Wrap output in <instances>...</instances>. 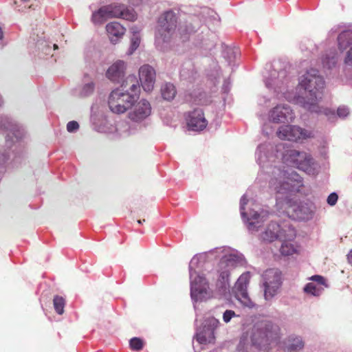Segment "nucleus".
Masks as SVG:
<instances>
[{
  "label": "nucleus",
  "mask_w": 352,
  "mask_h": 352,
  "mask_svg": "<svg viewBox=\"0 0 352 352\" xmlns=\"http://www.w3.org/2000/svg\"><path fill=\"white\" fill-rule=\"evenodd\" d=\"M250 274L249 272L242 274L233 288L234 296L241 304L245 307H252L254 303L248 296L247 287L250 281Z\"/></svg>",
  "instance_id": "obj_9"
},
{
  "label": "nucleus",
  "mask_w": 352,
  "mask_h": 352,
  "mask_svg": "<svg viewBox=\"0 0 352 352\" xmlns=\"http://www.w3.org/2000/svg\"><path fill=\"white\" fill-rule=\"evenodd\" d=\"M3 38V32L1 28L0 27V40H1Z\"/></svg>",
  "instance_id": "obj_46"
},
{
  "label": "nucleus",
  "mask_w": 352,
  "mask_h": 352,
  "mask_svg": "<svg viewBox=\"0 0 352 352\" xmlns=\"http://www.w3.org/2000/svg\"><path fill=\"white\" fill-rule=\"evenodd\" d=\"M248 198L245 195H243L240 200V210L243 218H245L247 217V214L245 212V206L248 204Z\"/></svg>",
  "instance_id": "obj_35"
},
{
  "label": "nucleus",
  "mask_w": 352,
  "mask_h": 352,
  "mask_svg": "<svg viewBox=\"0 0 352 352\" xmlns=\"http://www.w3.org/2000/svg\"><path fill=\"white\" fill-rule=\"evenodd\" d=\"M159 27L156 34V43L168 42L175 34L177 27V17L172 11H167L159 19Z\"/></svg>",
  "instance_id": "obj_4"
},
{
  "label": "nucleus",
  "mask_w": 352,
  "mask_h": 352,
  "mask_svg": "<svg viewBox=\"0 0 352 352\" xmlns=\"http://www.w3.org/2000/svg\"><path fill=\"white\" fill-rule=\"evenodd\" d=\"M144 221H145V219H143V220H138V223H140V224H141V223H142V222H144Z\"/></svg>",
  "instance_id": "obj_47"
},
{
  "label": "nucleus",
  "mask_w": 352,
  "mask_h": 352,
  "mask_svg": "<svg viewBox=\"0 0 352 352\" xmlns=\"http://www.w3.org/2000/svg\"><path fill=\"white\" fill-rule=\"evenodd\" d=\"M268 212H262L261 214H258L257 212H254L252 215H251L250 218H248V229L250 230H257L258 225L261 222L264 221V218L267 217Z\"/></svg>",
  "instance_id": "obj_22"
},
{
  "label": "nucleus",
  "mask_w": 352,
  "mask_h": 352,
  "mask_svg": "<svg viewBox=\"0 0 352 352\" xmlns=\"http://www.w3.org/2000/svg\"><path fill=\"white\" fill-rule=\"evenodd\" d=\"M130 348L133 351H140L144 347V342L140 338L134 337L129 340Z\"/></svg>",
  "instance_id": "obj_30"
},
{
  "label": "nucleus",
  "mask_w": 352,
  "mask_h": 352,
  "mask_svg": "<svg viewBox=\"0 0 352 352\" xmlns=\"http://www.w3.org/2000/svg\"><path fill=\"white\" fill-rule=\"evenodd\" d=\"M270 187L277 192H282V190H289L290 186L288 182H282L278 178H272L270 182Z\"/></svg>",
  "instance_id": "obj_26"
},
{
  "label": "nucleus",
  "mask_w": 352,
  "mask_h": 352,
  "mask_svg": "<svg viewBox=\"0 0 352 352\" xmlns=\"http://www.w3.org/2000/svg\"><path fill=\"white\" fill-rule=\"evenodd\" d=\"M230 275V271L229 269L226 270L225 271H223L220 273V277L221 278L222 280L225 282L228 280Z\"/></svg>",
  "instance_id": "obj_41"
},
{
  "label": "nucleus",
  "mask_w": 352,
  "mask_h": 352,
  "mask_svg": "<svg viewBox=\"0 0 352 352\" xmlns=\"http://www.w3.org/2000/svg\"><path fill=\"white\" fill-rule=\"evenodd\" d=\"M235 313L232 310H226L223 316V318L225 322H228L231 320V318L235 316Z\"/></svg>",
  "instance_id": "obj_38"
},
{
  "label": "nucleus",
  "mask_w": 352,
  "mask_h": 352,
  "mask_svg": "<svg viewBox=\"0 0 352 352\" xmlns=\"http://www.w3.org/2000/svg\"><path fill=\"white\" fill-rule=\"evenodd\" d=\"M186 122L189 129L195 131H202L208 124L204 111L200 109L189 112L186 117Z\"/></svg>",
  "instance_id": "obj_12"
},
{
  "label": "nucleus",
  "mask_w": 352,
  "mask_h": 352,
  "mask_svg": "<svg viewBox=\"0 0 352 352\" xmlns=\"http://www.w3.org/2000/svg\"><path fill=\"white\" fill-rule=\"evenodd\" d=\"M277 137L282 140L297 142L314 137L311 131L295 125H284L279 127Z\"/></svg>",
  "instance_id": "obj_6"
},
{
  "label": "nucleus",
  "mask_w": 352,
  "mask_h": 352,
  "mask_svg": "<svg viewBox=\"0 0 352 352\" xmlns=\"http://www.w3.org/2000/svg\"><path fill=\"white\" fill-rule=\"evenodd\" d=\"M338 47L340 50L344 51L352 45V31H344L338 37Z\"/></svg>",
  "instance_id": "obj_21"
},
{
  "label": "nucleus",
  "mask_w": 352,
  "mask_h": 352,
  "mask_svg": "<svg viewBox=\"0 0 352 352\" xmlns=\"http://www.w3.org/2000/svg\"><path fill=\"white\" fill-rule=\"evenodd\" d=\"M139 77L144 90L151 91L155 82V69L148 65H144L139 69Z\"/></svg>",
  "instance_id": "obj_13"
},
{
  "label": "nucleus",
  "mask_w": 352,
  "mask_h": 352,
  "mask_svg": "<svg viewBox=\"0 0 352 352\" xmlns=\"http://www.w3.org/2000/svg\"><path fill=\"white\" fill-rule=\"evenodd\" d=\"M106 30L113 43H116L125 32V28L118 22L109 23L106 25Z\"/></svg>",
  "instance_id": "obj_19"
},
{
  "label": "nucleus",
  "mask_w": 352,
  "mask_h": 352,
  "mask_svg": "<svg viewBox=\"0 0 352 352\" xmlns=\"http://www.w3.org/2000/svg\"><path fill=\"white\" fill-rule=\"evenodd\" d=\"M347 260L349 263L352 265V250L347 254Z\"/></svg>",
  "instance_id": "obj_44"
},
{
  "label": "nucleus",
  "mask_w": 352,
  "mask_h": 352,
  "mask_svg": "<svg viewBox=\"0 0 352 352\" xmlns=\"http://www.w3.org/2000/svg\"><path fill=\"white\" fill-rule=\"evenodd\" d=\"M121 87L124 91L126 89L128 90V92L130 91V94L133 95V93H136V91L139 89L140 86L135 77L129 76L127 77L125 82H123Z\"/></svg>",
  "instance_id": "obj_24"
},
{
  "label": "nucleus",
  "mask_w": 352,
  "mask_h": 352,
  "mask_svg": "<svg viewBox=\"0 0 352 352\" xmlns=\"http://www.w3.org/2000/svg\"><path fill=\"white\" fill-rule=\"evenodd\" d=\"M285 160L292 166L304 171L308 170L313 164L311 155L305 152L290 150L285 155Z\"/></svg>",
  "instance_id": "obj_8"
},
{
  "label": "nucleus",
  "mask_w": 352,
  "mask_h": 352,
  "mask_svg": "<svg viewBox=\"0 0 352 352\" xmlns=\"http://www.w3.org/2000/svg\"><path fill=\"white\" fill-rule=\"evenodd\" d=\"M54 50L58 49V45H57L56 44H54Z\"/></svg>",
  "instance_id": "obj_48"
},
{
  "label": "nucleus",
  "mask_w": 352,
  "mask_h": 352,
  "mask_svg": "<svg viewBox=\"0 0 352 352\" xmlns=\"http://www.w3.org/2000/svg\"><path fill=\"white\" fill-rule=\"evenodd\" d=\"M206 324L208 327L206 329H203L196 334L197 341L201 344L211 343L214 341V330L217 327L219 321L214 318H211L206 320Z\"/></svg>",
  "instance_id": "obj_17"
},
{
  "label": "nucleus",
  "mask_w": 352,
  "mask_h": 352,
  "mask_svg": "<svg viewBox=\"0 0 352 352\" xmlns=\"http://www.w3.org/2000/svg\"><path fill=\"white\" fill-rule=\"evenodd\" d=\"M151 113V107L146 100H141L134 104L132 110L129 113V118L134 122H140Z\"/></svg>",
  "instance_id": "obj_14"
},
{
  "label": "nucleus",
  "mask_w": 352,
  "mask_h": 352,
  "mask_svg": "<svg viewBox=\"0 0 352 352\" xmlns=\"http://www.w3.org/2000/svg\"><path fill=\"white\" fill-rule=\"evenodd\" d=\"M232 261L229 258H223L220 262L221 267H229L232 264Z\"/></svg>",
  "instance_id": "obj_42"
},
{
  "label": "nucleus",
  "mask_w": 352,
  "mask_h": 352,
  "mask_svg": "<svg viewBox=\"0 0 352 352\" xmlns=\"http://www.w3.org/2000/svg\"><path fill=\"white\" fill-rule=\"evenodd\" d=\"M299 85L307 91V100L304 102L303 107L309 111L319 113L318 101L322 98L324 80L318 74V71L311 69L304 74L300 80Z\"/></svg>",
  "instance_id": "obj_1"
},
{
  "label": "nucleus",
  "mask_w": 352,
  "mask_h": 352,
  "mask_svg": "<svg viewBox=\"0 0 352 352\" xmlns=\"http://www.w3.org/2000/svg\"><path fill=\"white\" fill-rule=\"evenodd\" d=\"M279 328L271 322L261 323L254 327L252 331V346L259 351H267L270 345H276L279 339Z\"/></svg>",
  "instance_id": "obj_2"
},
{
  "label": "nucleus",
  "mask_w": 352,
  "mask_h": 352,
  "mask_svg": "<svg viewBox=\"0 0 352 352\" xmlns=\"http://www.w3.org/2000/svg\"><path fill=\"white\" fill-rule=\"evenodd\" d=\"M344 63L346 64H350L352 63V47L350 48V50L348 51L346 54Z\"/></svg>",
  "instance_id": "obj_40"
},
{
  "label": "nucleus",
  "mask_w": 352,
  "mask_h": 352,
  "mask_svg": "<svg viewBox=\"0 0 352 352\" xmlns=\"http://www.w3.org/2000/svg\"><path fill=\"white\" fill-rule=\"evenodd\" d=\"M337 63V57L336 54H333L331 56H327L322 60V64L324 67L331 69L334 67Z\"/></svg>",
  "instance_id": "obj_31"
},
{
  "label": "nucleus",
  "mask_w": 352,
  "mask_h": 352,
  "mask_svg": "<svg viewBox=\"0 0 352 352\" xmlns=\"http://www.w3.org/2000/svg\"><path fill=\"white\" fill-rule=\"evenodd\" d=\"M109 9V18H122L128 21H133L136 19V14L133 10H129L124 5L110 4L106 6Z\"/></svg>",
  "instance_id": "obj_16"
},
{
  "label": "nucleus",
  "mask_w": 352,
  "mask_h": 352,
  "mask_svg": "<svg viewBox=\"0 0 352 352\" xmlns=\"http://www.w3.org/2000/svg\"><path fill=\"white\" fill-rule=\"evenodd\" d=\"M244 344H245V338L243 337L239 342V344L238 346V349L239 351L241 350H243V348H244Z\"/></svg>",
  "instance_id": "obj_43"
},
{
  "label": "nucleus",
  "mask_w": 352,
  "mask_h": 352,
  "mask_svg": "<svg viewBox=\"0 0 352 352\" xmlns=\"http://www.w3.org/2000/svg\"><path fill=\"white\" fill-rule=\"evenodd\" d=\"M129 1H130V3L133 6H137L141 2V0H129Z\"/></svg>",
  "instance_id": "obj_45"
},
{
  "label": "nucleus",
  "mask_w": 352,
  "mask_h": 352,
  "mask_svg": "<svg viewBox=\"0 0 352 352\" xmlns=\"http://www.w3.org/2000/svg\"><path fill=\"white\" fill-rule=\"evenodd\" d=\"M53 305L56 312L62 315L64 313V308L65 306V300L63 297L60 296H55L53 299Z\"/></svg>",
  "instance_id": "obj_29"
},
{
  "label": "nucleus",
  "mask_w": 352,
  "mask_h": 352,
  "mask_svg": "<svg viewBox=\"0 0 352 352\" xmlns=\"http://www.w3.org/2000/svg\"><path fill=\"white\" fill-rule=\"evenodd\" d=\"M309 279L315 282V283L318 286H321V287H323L324 288L327 286L326 284L325 278L320 275L312 276Z\"/></svg>",
  "instance_id": "obj_33"
},
{
  "label": "nucleus",
  "mask_w": 352,
  "mask_h": 352,
  "mask_svg": "<svg viewBox=\"0 0 352 352\" xmlns=\"http://www.w3.org/2000/svg\"><path fill=\"white\" fill-rule=\"evenodd\" d=\"M271 120L276 123L292 122L294 115L290 107L285 104H278L274 107L270 113Z\"/></svg>",
  "instance_id": "obj_11"
},
{
  "label": "nucleus",
  "mask_w": 352,
  "mask_h": 352,
  "mask_svg": "<svg viewBox=\"0 0 352 352\" xmlns=\"http://www.w3.org/2000/svg\"><path fill=\"white\" fill-rule=\"evenodd\" d=\"M286 205V212L293 219L305 221L312 217L313 211L307 204L289 200Z\"/></svg>",
  "instance_id": "obj_7"
},
{
  "label": "nucleus",
  "mask_w": 352,
  "mask_h": 352,
  "mask_svg": "<svg viewBox=\"0 0 352 352\" xmlns=\"http://www.w3.org/2000/svg\"><path fill=\"white\" fill-rule=\"evenodd\" d=\"M135 101L133 95L124 91L122 89H116L111 91L109 97V107L115 113H124L132 107Z\"/></svg>",
  "instance_id": "obj_3"
},
{
  "label": "nucleus",
  "mask_w": 352,
  "mask_h": 352,
  "mask_svg": "<svg viewBox=\"0 0 352 352\" xmlns=\"http://www.w3.org/2000/svg\"><path fill=\"white\" fill-rule=\"evenodd\" d=\"M108 9L106 6H104L97 11L94 12L91 16L92 22L94 24H102L108 19H110L107 10Z\"/></svg>",
  "instance_id": "obj_20"
},
{
  "label": "nucleus",
  "mask_w": 352,
  "mask_h": 352,
  "mask_svg": "<svg viewBox=\"0 0 352 352\" xmlns=\"http://www.w3.org/2000/svg\"><path fill=\"white\" fill-rule=\"evenodd\" d=\"M94 90V84L89 82L84 85L81 91V95L83 96H87L93 93Z\"/></svg>",
  "instance_id": "obj_34"
},
{
  "label": "nucleus",
  "mask_w": 352,
  "mask_h": 352,
  "mask_svg": "<svg viewBox=\"0 0 352 352\" xmlns=\"http://www.w3.org/2000/svg\"><path fill=\"white\" fill-rule=\"evenodd\" d=\"M337 113L339 117L344 118L349 113V109L346 107H340L337 110Z\"/></svg>",
  "instance_id": "obj_39"
},
{
  "label": "nucleus",
  "mask_w": 352,
  "mask_h": 352,
  "mask_svg": "<svg viewBox=\"0 0 352 352\" xmlns=\"http://www.w3.org/2000/svg\"><path fill=\"white\" fill-rule=\"evenodd\" d=\"M79 128V124L76 121H70L67 124V130L72 133Z\"/></svg>",
  "instance_id": "obj_36"
},
{
  "label": "nucleus",
  "mask_w": 352,
  "mask_h": 352,
  "mask_svg": "<svg viewBox=\"0 0 352 352\" xmlns=\"http://www.w3.org/2000/svg\"><path fill=\"white\" fill-rule=\"evenodd\" d=\"M305 294L314 296H319L324 291V287L318 286L315 283H308L303 288Z\"/></svg>",
  "instance_id": "obj_28"
},
{
  "label": "nucleus",
  "mask_w": 352,
  "mask_h": 352,
  "mask_svg": "<svg viewBox=\"0 0 352 352\" xmlns=\"http://www.w3.org/2000/svg\"><path fill=\"white\" fill-rule=\"evenodd\" d=\"M289 342L285 352H296L302 349L305 346V342L300 337H289Z\"/></svg>",
  "instance_id": "obj_23"
},
{
  "label": "nucleus",
  "mask_w": 352,
  "mask_h": 352,
  "mask_svg": "<svg viewBox=\"0 0 352 352\" xmlns=\"http://www.w3.org/2000/svg\"><path fill=\"white\" fill-rule=\"evenodd\" d=\"M125 69V63L123 60H119L108 68L106 76L111 81L119 82L124 77Z\"/></svg>",
  "instance_id": "obj_18"
},
{
  "label": "nucleus",
  "mask_w": 352,
  "mask_h": 352,
  "mask_svg": "<svg viewBox=\"0 0 352 352\" xmlns=\"http://www.w3.org/2000/svg\"><path fill=\"white\" fill-rule=\"evenodd\" d=\"M338 195L336 193V192H332L331 193L329 196H328V198H327V203L330 205V206H334L337 201H338Z\"/></svg>",
  "instance_id": "obj_37"
},
{
  "label": "nucleus",
  "mask_w": 352,
  "mask_h": 352,
  "mask_svg": "<svg viewBox=\"0 0 352 352\" xmlns=\"http://www.w3.org/2000/svg\"><path fill=\"white\" fill-rule=\"evenodd\" d=\"M283 241L280 248V252L283 256H290L298 252L296 247L294 244L290 243L292 240L285 239L281 240Z\"/></svg>",
  "instance_id": "obj_27"
},
{
  "label": "nucleus",
  "mask_w": 352,
  "mask_h": 352,
  "mask_svg": "<svg viewBox=\"0 0 352 352\" xmlns=\"http://www.w3.org/2000/svg\"><path fill=\"white\" fill-rule=\"evenodd\" d=\"M133 36L131 38V45L130 47L129 54H131L140 45V38L138 36L135 35L136 32L133 31Z\"/></svg>",
  "instance_id": "obj_32"
},
{
  "label": "nucleus",
  "mask_w": 352,
  "mask_h": 352,
  "mask_svg": "<svg viewBox=\"0 0 352 352\" xmlns=\"http://www.w3.org/2000/svg\"><path fill=\"white\" fill-rule=\"evenodd\" d=\"M208 283L204 276L197 275L191 282L190 294L196 300H202L208 293Z\"/></svg>",
  "instance_id": "obj_15"
},
{
  "label": "nucleus",
  "mask_w": 352,
  "mask_h": 352,
  "mask_svg": "<svg viewBox=\"0 0 352 352\" xmlns=\"http://www.w3.org/2000/svg\"><path fill=\"white\" fill-rule=\"evenodd\" d=\"M161 93L164 100H171L175 97L177 91L173 84L166 83L162 86Z\"/></svg>",
  "instance_id": "obj_25"
},
{
  "label": "nucleus",
  "mask_w": 352,
  "mask_h": 352,
  "mask_svg": "<svg viewBox=\"0 0 352 352\" xmlns=\"http://www.w3.org/2000/svg\"><path fill=\"white\" fill-rule=\"evenodd\" d=\"M265 298L268 300L276 295L281 285L280 273L275 270H266L263 274Z\"/></svg>",
  "instance_id": "obj_10"
},
{
  "label": "nucleus",
  "mask_w": 352,
  "mask_h": 352,
  "mask_svg": "<svg viewBox=\"0 0 352 352\" xmlns=\"http://www.w3.org/2000/svg\"><path fill=\"white\" fill-rule=\"evenodd\" d=\"M296 237V230L290 226H284L280 228V225L276 223L271 222L265 231L262 233V240L267 242H272L279 239L281 240L289 239L294 240Z\"/></svg>",
  "instance_id": "obj_5"
}]
</instances>
